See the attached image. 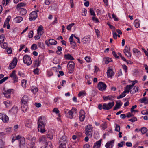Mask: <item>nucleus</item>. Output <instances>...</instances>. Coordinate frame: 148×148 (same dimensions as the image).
Returning <instances> with one entry per match:
<instances>
[{
    "label": "nucleus",
    "instance_id": "bb28decb",
    "mask_svg": "<svg viewBox=\"0 0 148 148\" xmlns=\"http://www.w3.org/2000/svg\"><path fill=\"white\" fill-rule=\"evenodd\" d=\"M22 110L24 112H25L27 109V104H23L22 103V105L21 107Z\"/></svg>",
    "mask_w": 148,
    "mask_h": 148
},
{
    "label": "nucleus",
    "instance_id": "8fccbe9b",
    "mask_svg": "<svg viewBox=\"0 0 148 148\" xmlns=\"http://www.w3.org/2000/svg\"><path fill=\"white\" fill-rule=\"evenodd\" d=\"M33 35V31L32 30L30 31L29 34L28 36L29 38H31L32 37Z\"/></svg>",
    "mask_w": 148,
    "mask_h": 148
},
{
    "label": "nucleus",
    "instance_id": "c03bdc74",
    "mask_svg": "<svg viewBox=\"0 0 148 148\" xmlns=\"http://www.w3.org/2000/svg\"><path fill=\"white\" fill-rule=\"evenodd\" d=\"M125 142L124 141H121L120 143H118V146H119V147H122L123 146V145H125Z\"/></svg>",
    "mask_w": 148,
    "mask_h": 148
},
{
    "label": "nucleus",
    "instance_id": "0e129e2a",
    "mask_svg": "<svg viewBox=\"0 0 148 148\" xmlns=\"http://www.w3.org/2000/svg\"><path fill=\"white\" fill-rule=\"evenodd\" d=\"M90 59L91 58L90 57L86 56L85 58V60L88 62H90Z\"/></svg>",
    "mask_w": 148,
    "mask_h": 148
},
{
    "label": "nucleus",
    "instance_id": "79ce46f5",
    "mask_svg": "<svg viewBox=\"0 0 148 148\" xmlns=\"http://www.w3.org/2000/svg\"><path fill=\"white\" fill-rule=\"evenodd\" d=\"M1 47L3 49H6L8 47V44L4 42L1 45Z\"/></svg>",
    "mask_w": 148,
    "mask_h": 148
},
{
    "label": "nucleus",
    "instance_id": "aec40b11",
    "mask_svg": "<svg viewBox=\"0 0 148 148\" xmlns=\"http://www.w3.org/2000/svg\"><path fill=\"white\" fill-rule=\"evenodd\" d=\"M122 103L121 101L119 102V103H118V102L116 101V104L113 110H115L119 108L122 105Z\"/></svg>",
    "mask_w": 148,
    "mask_h": 148
},
{
    "label": "nucleus",
    "instance_id": "7c9ffc66",
    "mask_svg": "<svg viewBox=\"0 0 148 148\" xmlns=\"http://www.w3.org/2000/svg\"><path fill=\"white\" fill-rule=\"evenodd\" d=\"M130 51V46L128 45H127L125 47V49L123 50L124 53H126Z\"/></svg>",
    "mask_w": 148,
    "mask_h": 148
},
{
    "label": "nucleus",
    "instance_id": "ea45409f",
    "mask_svg": "<svg viewBox=\"0 0 148 148\" xmlns=\"http://www.w3.org/2000/svg\"><path fill=\"white\" fill-rule=\"evenodd\" d=\"M75 25V23H72L70 24L69 25L67 26V29L68 30H71V27Z\"/></svg>",
    "mask_w": 148,
    "mask_h": 148
},
{
    "label": "nucleus",
    "instance_id": "774afa93",
    "mask_svg": "<svg viewBox=\"0 0 148 148\" xmlns=\"http://www.w3.org/2000/svg\"><path fill=\"white\" fill-rule=\"evenodd\" d=\"M32 145L31 146L30 145H28V146H27V148H35L34 147V142H33L32 143H31Z\"/></svg>",
    "mask_w": 148,
    "mask_h": 148
},
{
    "label": "nucleus",
    "instance_id": "c9c22d12",
    "mask_svg": "<svg viewBox=\"0 0 148 148\" xmlns=\"http://www.w3.org/2000/svg\"><path fill=\"white\" fill-rule=\"evenodd\" d=\"M126 93L124 91L122 94L120 95L119 96L117 97V99H119L122 98L123 97L126 95Z\"/></svg>",
    "mask_w": 148,
    "mask_h": 148
},
{
    "label": "nucleus",
    "instance_id": "c756f323",
    "mask_svg": "<svg viewBox=\"0 0 148 148\" xmlns=\"http://www.w3.org/2000/svg\"><path fill=\"white\" fill-rule=\"evenodd\" d=\"M114 97L112 96H103V99L105 101L108 100H111Z\"/></svg>",
    "mask_w": 148,
    "mask_h": 148
},
{
    "label": "nucleus",
    "instance_id": "dca6fc26",
    "mask_svg": "<svg viewBox=\"0 0 148 148\" xmlns=\"http://www.w3.org/2000/svg\"><path fill=\"white\" fill-rule=\"evenodd\" d=\"M114 142V140L108 141L106 143L105 146L106 148H112L113 144Z\"/></svg>",
    "mask_w": 148,
    "mask_h": 148
},
{
    "label": "nucleus",
    "instance_id": "864d4df0",
    "mask_svg": "<svg viewBox=\"0 0 148 148\" xmlns=\"http://www.w3.org/2000/svg\"><path fill=\"white\" fill-rule=\"evenodd\" d=\"M38 60L40 62H41V61L43 60V56L42 55H39Z\"/></svg>",
    "mask_w": 148,
    "mask_h": 148
},
{
    "label": "nucleus",
    "instance_id": "f704fd0d",
    "mask_svg": "<svg viewBox=\"0 0 148 148\" xmlns=\"http://www.w3.org/2000/svg\"><path fill=\"white\" fill-rule=\"evenodd\" d=\"M5 142L0 139V148H5Z\"/></svg>",
    "mask_w": 148,
    "mask_h": 148
},
{
    "label": "nucleus",
    "instance_id": "2eb2a0df",
    "mask_svg": "<svg viewBox=\"0 0 148 148\" xmlns=\"http://www.w3.org/2000/svg\"><path fill=\"white\" fill-rule=\"evenodd\" d=\"M57 42V41L52 39H49V41L47 40L45 41V44L48 46H49V44L51 45H56Z\"/></svg>",
    "mask_w": 148,
    "mask_h": 148
},
{
    "label": "nucleus",
    "instance_id": "a19ab883",
    "mask_svg": "<svg viewBox=\"0 0 148 148\" xmlns=\"http://www.w3.org/2000/svg\"><path fill=\"white\" fill-rule=\"evenodd\" d=\"M5 37L4 35L0 36V44L2 43L4 41Z\"/></svg>",
    "mask_w": 148,
    "mask_h": 148
},
{
    "label": "nucleus",
    "instance_id": "393cba45",
    "mask_svg": "<svg viewBox=\"0 0 148 148\" xmlns=\"http://www.w3.org/2000/svg\"><path fill=\"white\" fill-rule=\"evenodd\" d=\"M64 58L66 59L73 60L74 58L73 56L69 54H65L64 55Z\"/></svg>",
    "mask_w": 148,
    "mask_h": 148
},
{
    "label": "nucleus",
    "instance_id": "72a5a7b5",
    "mask_svg": "<svg viewBox=\"0 0 148 148\" xmlns=\"http://www.w3.org/2000/svg\"><path fill=\"white\" fill-rule=\"evenodd\" d=\"M92 128L91 125H88L85 127V131H92Z\"/></svg>",
    "mask_w": 148,
    "mask_h": 148
},
{
    "label": "nucleus",
    "instance_id": "f03ea898",
    "mask_svg": "<svg viewBox=\"0 0 148 148\" xmlns=\"http://www.w3.org/2000/svg\"><path fill=\"white\" fill-rule=\"evenodd\" d=\"M60 142L61 143L59 146V148H66L67 140L65 136H63L60 139Z\"/></svg>",
    "mask_w": 148,
    "mask_h": 148
},
{
    "label": "nucleus",
    "instance_id": "69168bd1",
    "mask_svg": "<svg viewBox=\"0 0 148 148\" xmlns=\"http://www.w3.org/2000/svg\"><path fill=\"white\" fill-rule=\"evenodd\" d=\"M83 12H82V16H86V14L87 13V10L86 9H84L83 10Z\"/></svg>",
    "mask_w": 148,
    "mask_h": 148
},
{
    "label": "nucleus",
    "instance_id": "cd10ccee",
    "mask_svg": "<svg viewBox=\"0 0 148 148\" xmlns=\"http://www.w3.org/2000/svg\"><path fill=\"white\" fill-rule=\"evenodd\" d=\"M140 101L142 103H144L145 104L148 103V100L146 97L141 98L140 100Z\"/></svg>",
    "mask_w": 148,
    "mask_h": 148
},
{
    "label": "nucleus",
    "instance_id": "2f4dec72",
    "mask_svg": "<svg viewBox=\"0 0 148 148\" xmlns=\"http://www.w3.org/2000/svg\"><path fill=\"white\" fill-rule=\"evenodd\" d=\"M134 25L136 28L139 27L140 23L138 19H136L134 22Z\"/></svg>",
    "mask_w": 148,
    "mask_h": 148
},
{
    "label": "nucleus",
    "instance_id": "58836bf2",
    "mask_svg": "<svg viewBox=\"0 0 148 148\" xmlns=\"http://www.w3.org/2000/svg\"><path fill=\"white\" fill-rule=\"evenodd\" d=\"M147 131V129L145 127H142L141 129V132L142 134L146 133Z\"/></svg>",
    "mask_w": 148,
    "mask_h": 148
},
{
    "label": "nucleus",
    "instance_id": "f3484780",
    "mask_svg": "<svg viewBox=\"0 0 148 148\" xmlns=\"http://www.w3.org/2000/svg\"><path fill=\"white\" fill-rule=\"evenodd\" d=\"M19 142L20 147L21 148H23L25 145V140L24 138H21Z\"/></svg>",
    "mask_w": 148,
    "mask_h": 148
},
{
    "label": "nucleus",
    "instance_id": "ddd939ff",
    "mask_svg": "<svg viewBox=\"0 0 148 148\" xmlns=\"http://www.w3.org/2000/svg\"><path fill=\"white\" fill-rule=\"evenodd\" d=\"M17 63V60L16 58H15L13 60L12 62L10 64L9 68L10 69H11L14 68L16 65Z\"/></svg>",
    "mask_w": 148,
    "mask_h": 148
},
{
    "label": "nucleus",
    "instance_id": "49530a36",
    "mask_svg": "<svg viewBox=\"0 0 148 148\" xmlns=\"http://www.w3.org/2000/svg\"><path fill=\"white\" fill-rule=\"evenodd\" d=\"M43 29V27L41 25H40L37 29V33H39L41 31H42Z\"/></svg>",
    "mask_w": 148,
    "mask_h": 148
},
{
    "label": "nucleus",
    "instance_id": "37998d69",
    "mask_svg": "<svg viewBox=\"0 0 148 148\" xmlns=\"http://www.w3.org/2000/svg\"><path fill=\"white\" fill-rule=\"evenodd\" d=\"M27 81L24 79L22 80L21 81L22 85L23 87H26Z\"/></svg>",
    "mask_w": 148,
    "mask_h": 148
},
{
    "label": "nucleus",
    "instance_id": "4c0bfd02",
    "mask_svg": "<svg viewBox=\"0 0 148 148\" xmlns=\"http://www.w3.org/2000/svg\"><path fill=\"white\" fill-rule=\"evenodd\" d=\"M47 137L50 139H51L53 138V135L51 132H49L47 134Z\"/></svg>",
    "mask_w": 148,
    "mask_h": 148
},
{
    "label": "nucleus",
    "instance_id": "a211bd4d",
    "mask_svg": "<svg viewBox=\"0 0 148 148\" xmlns=\"http://www.w3.org/2000/svg\"><path fill=\"white\" fill-rule=\"evenodd\" d=\"M132 88L131 85H127L126 86V87H125L124 91L126 93H128L129 92H130V91H131Z\"/></svg>",
    "mask_w": 148,
    "mask_h": 148
},
{
    "label": "nucleus",
    "instance_id": "e2e57ef3",
    "mask_svg": "<svg viewBox=\"0 0 148 148\" xmlns=\"http://www.w3.org/2000/svg\"><path fill=\"white\" fill-rule=\"evenodd\" d=\"M24 5V3H21L18 4L17 5V8H18L20 7H23Z\"/></svg>",
    "mask_w": 148,
    "mask_h": 148
},
{
    "label": "nucleus",
    "instance_id": "de8ad7c7",
    "mask_svg": "<svg viewBox=\"0 0 148 148\" xmlns=\"http://www.w3.org/2000/svg\"><path fill=\"white\" fill-rule=\"evenodd\" d=\"M85 94V93L84 91H81L79 92L78 94V95L79 97L81 96H84Z\"/></svg>",
    "mask_w": 148,
    "mask_h": 148
},
{
    "label": "nucleus",
    "instance_id": "09e8293b",
    "mask_svg": "<svg viewBox=\"0 0 148 148\" xmlns=\"http://www.w3.org/2000/svg\"><path fill=\"white\" fill-rule=\"evenodd\" d=\"M90 12L91 15L95 16V14L92 8H90Z\"/></svg>",
    "mask_w": 148,
    "mask_h": 148
},
{
    "label": "nucleus",
    "instance_id": "338daca9",
    "mask_svg": "<svg viewBox=\"0 0 148 148\" xmlns=\"http://www.w3.org/2000/svg\"><path fill=\"white\" fill-rule=\"evenodd\" d=\"M53 111L56 114H58L59 112V111L57 108H54L53 110Z\"/></svg>",
    "mask_w": 148,
    "mask_h": 148
},
{
    "label": "nucleus",
    "instance_id": "6ab92c4d",
    "mask_svg": "<svg viewBox=\"0 0 148 148\" xmlns=\"http://www.w3.org/2000/svg\"><path fill=\"white\" fill-rule=\"evenodd\" d=\"M101 141L102 140L100 139L98 141L95 143L93 146V148H100L101 146Z\"/></svg>",
    "mask_w": 148,
    "mask_h": 148
},
{
    "label": "nucleus",
    "instance_id": "c85d7f7f",
    "mask_svg": "<svg viewBox=\"0 0 148 148\" xmlns=\"http://www.w3.org/2000/svg\"><path fill=\"white\" fill-rule=\"evenodd\" d=\"M45 148H52V144L51 142H48L45 145Z\"/></svg>",
    "mask_w": 148,
    "mask_h": 148
},
{
    "label": "nucleus",
    "instance_id": "6e6d98bb",
    "mask_svg": "<svg viewBox=\"0 0 148 148\" xmlns=\"http://www.w3.org/2000/svg\"><path fill=\"white\" fill-rule=\"evenodd\" d=\"M38 89L37 88H35L33 89H32L31 90L33 92V93L35 94L38 91Z\"/></svg>",
    "mask_w": 148,
    "mask_h": 148
},
{
    "label": "nucleus",
    "instance_id": "39448f33",
    "mask_svg": "<svg viewBox=\"0 0 148 148\" xmlns=\"http://www.w3.org/2000/svg\"><path fill=\"white\" fill-rule=\"evenodd\" d=\"M114 102H109L108 104L104 103L103 105V108L104 110H109L111 109L114 105Z\"/></svg>",
    "mask_w": 148,
    "mask_h": 148
},
{
    "label": "nucleus",
    "instance_id": "9b49d317",
    "mask_svg": "<svg viewBox=\"0 0 148 148\" xmlns=\"http://www.w3.org/2000/svg\"><path fill=\"white\" fill-rule=\"evenodd\" d=\"M13 90L12 89H9L6 90L5 88H4L3 90L4 92H3L5 96L7 98L10 97L11 94V92Z\"/></svg>",
    "mask_w": 148,
    "mask_h": 148
},
{
    "label": "nucleus",
    "instance_id": "a18cd8bd",
    "mask_svg": "<svg viewBox=\"0 0 148 148\" xmlns=\"http://www.w3.org/2000/svg\"><path fill=\"white\" fill-rule=\"evenodd\" d=\"M20 14L22 15H25L26 13V10L23 9H22L20 11Z\"/></svg>",
    "mask_w": 148,
    "mask_h": 148
},
{
    "label": "nucleus",
    "instance_id": "f8f14e48",
    "mask_svg": "<svg viewBox=\"0 0 148 148\" xmlns=\"http://www.w3.org/2000/svg\"><path fill=\"white\" fill-rule=\"evenodd\" d=\"M0 119H1L4 123H7L9 121V118L6 115L0 113Z\"/></svg>",
    "mask_w": 148,
    "mask_h": 148
},
{
    "label": "nucleus",
    "instance_id": "4d7b16f0",
    "mask_svg": "<svg viewBox=\"0 0 148 148\" xmlns=\"http://www.w3.org/2000/svg\"><path fill=\"white\" fill-rule=\"evenodd\" d=\"M40 62L38 60V59L36 60H35L34 64L35 65H36L37 67L39 66V64H40Z\"/></svg>",
    "mask_w": 148,
    "mask_h": 148
},
{
    "label": "nucleus",
    "instance_id": "20e7f679",
    "mask_svg": "<svg viewBox=\"0 0 148 148\" xmlns=\"http://www.w3.org/2000/svg\"><path fill=\"white\" fill-rule=\"evenodd\" d=\"M97 87L99 90L102 91L106 89L107 86L104 82H100L98 84Z\"/></svg>",
    "mask_w": 148,
    "mask_h": 148
},
{
    "label": "nucleus",
    "instance_id": "bf43d9fd",
    "mask_svg": "<svg viewBox=\"0 0 148 148\" xmlns=\"http://www.w3.org/2000/svg\"><path fill=\"white\" fill-rule=\"evenodd\" d=\"M87 41L88 40L87 38L85 37L82 38L81 40L82 42L85 44L87 42Z\"/></svg>",
    "mask_w": 148,
    "mask_h": 148
},
{
    "label": "nucleus",
    "instance_id": "7ed1b4c3",
    "mask_svg": "<svg viewBox=\"0 0 148 148\" xmlns=\"http://www.w3.org/2000/svg\"><path fill=\"white\" fill-rule=\"evenodd\" d=\"M23 62L27 65H30L32 63V61L30 57L27 55H25L24 56Z\"/></svg>",
    "mask_w": 148,
    "mask_h": 148
},
{
    "label": "nucleus",
    "instance_id": "13d9d810",
    "mask_svg": "<svg viewBox=\"0 0 148 148\" xmlns=\"http://www.w3.org/2000/svg\"><path fill=\"white\" fill-rule=\"evenodd\" d=\"M52 0H46L45 1V3L47 5H49L50 3H51Z\"/></svg>",
    "mask_w": 148,
    "mask_h": 148
},
{
    "label": "nucleus",
    "instance_id": "4be33fe9",
    "mask_svg": "<svg viewBox=\"0 0 148 148\" xmlns=\"http://www.w3.org/2000/svg\"><path fill=\"white\" fill-rule=\"evenodd\" d=\"M107 75L108 77H112L114 75V73L112 69H108L107 72Z\"/></svg>",
    "mask_w": 148,
    "mask_h": 148
},
{
    "label": "nucleus",
    "instance_id": "1a4fd4ad",
    "mask_svg": "<svg viewBox=\"0 0 148 148\" xmlns=\"http://www.w3.org/2000/svg\"><path fill=\"white\" fill-rule=\"evenodd\" d=\"M16 72L15 70H13L10 75V77L12 78L14 83L18 81V78L16 74Z\"/></svg>",
    "mask_w": 148,
    "mask_h": 148
},
{
    "label": "nucleus",
    "instance_id": "680f3d73",
    "mask_svg": "<svg viewBox=\"0 0 148 148\" xmlns=\"http://www.w3.org/2000/svg\"><path fill=\"white\" fill-rule=\"evenodd\" d=\"M115 130L117 132H119L120 131V127L119 125L117 124L116 125Z\"/></svg>",
    "mask_w": 148,
    "mask_h": 148
},
{
    "label": "nucleus",
    "instance_id": "9d476101",
    "mask_svg": "<svg viewBox=\"0 0 148 148\" xmlns=\"http://www.w3.org/2000/svg\"><path fill=\"white\" fill-rule=\"evenodd\" d=\"M68 65L69 71H70L71 73H72L74 69L75 63L72 61H70L68 63Z\"/></svg>",
    "mask_w": 148,
    "mask_h": 148
},
{
    "label": "nucleus",
    "instance_id": "423d86ee",
    "mask_svg": "<svg viewBox=\"0 0 148 148\" xmlns=\"http://www.w3.org/2000/svg\"><path fill=\"white\" fill-rule=\"evenodd\" d=\"M37 17V13L36 12L32 11L29 14V19L30 21L34 20Z\"/></svg>",
    "mask_w": 148,
    "mask_h": 148
},
{
    "label": "nucleus",
    "instance_id": "5fc2aeb1",
    "mask_svg": "<svg viewBox=\"0 0 148 148\" xmlns=\"http://www.w3.org/2000/svg\"><path fill=\"white\" fill-rule=\"evenodd\" d=\"M141 113L143 115H148V109H147L146 110H143L141 112Z\"/></svg>",
    "mask_w": 148,
    "mask_h": 148
},
{
    "label": "nucleus",
    "instance_id": "6e6552de",
    "mask_svg": "<svg viewBox=\"0 0 148 148\" xmlns=\"http://www.w3.org/2000/svg\"><path fill=\"white\" fill-rule=\"evenodd\" d=\"M85 111L82 110H81L79 112V119L81 122L84 121L85 117Z\"/></svg>",
    "mask_w": 148,
    "mask_h": 148
},
{
    "label": "nucleus",
    "instance_id": "e433bc0d",
    "mask_svg": "<svg viewBox=\"0 0 148 148\" xmlns=\"http://www.w3.org/2000/svg\"><path fill=\"white\" fill-rule=\"evenodd\" d=\"M6 107H10L11 105V102L9 101H7L4 103Z\"/></svg>",
    "mask_w": 148,
    "mask_h": 148
},
{
    "label": "nucleus",
    "instance_id": "f257e3e1",
    "mask_svg": "<svg viewBox=\"0 0 148 148\" xmlns=\"http://www.w3.org/2000/svg\"><path fill=\"white\" fill-rule=\"evenodd\" d=\"M46 120L44 117H40L38 120V132L43 133L45 132V126L46 125Z\"/></svg>",
    "mask_w": 148,
    "mask_h": 148
},
{
    "label": "nucleus",
    "instance_id": "a878e982",
    "mask_svg": "<svg viewBox=\"0 0 148 148\" xmlns=\"http://www.w3.org/2000/svg\"><path fill=\"white\" fill-rule=\"evenodd\" d=\"M23 20V18L21 16H17L14 19V21L16 23H19Z\"/></svg>",
    "mask_w": 148,
    "mask_h": 148
},
{
    "label": "nucleus",
    "instance_id": "4468645a",
    "mask_svg": "<svg viewBox=\"0 0 148 148\" xmlns=\"http://www.w3.org/2000/svg\"><path fill=\"white\" fill-rule=\"evenodd\" d=\"M29 97L28 96L26 95H24L22 97L21 100V102L23 104H27L28 102Z\"/></svg>",
    "mask_w": 148,
    "mask_h": 148
},
{
    "label": "nucleus",
    "instance_id": "052dcab7",
    "mask_svg": "<svg viewBox=\"0 0 148 148\" xmlns=\"http://www.w3.org/2000/svg\"><path fill=\"white\" fill-rule=\"evenodd\" d=\"M8 77H5L2 79L0 80V84H1L6 80L8 79Z\"/></svg>",
    "mask_w": 148,
    "mask_h": 148
},
{
    "label": "nucleus",
    "instance_id": "b1692460",
    "mask_svg": "<svg viewBox=\"0 0 148 148\" xmlns=\"http://www.w3.org/2000/svg\"><path fill=\"white\" fill-rule=\"evenodd\" d=\"M10 111L14 114H16L18 112L17 107L16 106H14L10 110Z\"/></svg>",
    "mask_w": 148,
    "mask_h": 148
},
{
    "label": "nucleus",
    "instance_id": "412c9836",
    "mask_svg": "<svg viewBox=\"0 0 148 148\" xmlns=\"http://www.w3.org/2000/svg\"><path fill=\"white\" fill-rule=\"evenodd\" d=\"M74 36V35L72 34L70 37L69 38V41H70V44L73 46H75L76 45V43L75 42L73 41V38Z\"/></svg>",
    "mask_w": 148,
    "mask_h": 148
},
{
    "label": "nucleus",
    "instance_id": "0eeeda50",
    "mask_svg": "<svg viewBox=\"0 0 148 148\" xmlns=\"http://www.w3.org/2000/svg\"><path fill=\"white\" fill-rule=\"evenodd\" d=\"M77 112V110L76 108H72L68 113V115L67 116L69 118L71 119L73 118V114L74 113L76 114Z\"/></svg>",
    "mask_w": 148,
    "mask_h": 148
},
{
    "label": "nucleus",
    "instance_id": "5701e85b",
    "mask_svg": "<svg viewBox=\"0 0 148 148\" xmlns=\"http://www.w3.org/2000/svg\"><path fill=\"white\" fill-rule=\"evenodd\" d=\"M138 87L137 86H135L132 89H131L130 93L132 94H133L136 93L138 91Z\"/></svg>",
    "mask_w": 148,
    "mask_h": 148
},
{
    "label": "nucleus",
    "instance_id": "473e14b6",
    "mask_svg": "<svg viewBox=\"0 0 148 148\" xmlns=\"http://www.w3.org/2000/svg\"><path fill=\"white\" fill-rule=\"evenodd\" d=\"M92 131H85V133L86 135L88 136L91 137L92 135Z\"/></svg>",
    "mask_w": 148,
    "mask_h": 148
},
{
    "label": "nucleus",
    "instance_id": "603ef678",
    "mask_svg": "<svg viewBox=\"0 0 148 148\" xmlns=\"http://www.w3.org/2000/svg\"><path fill=\"white\" fill-rule=\"evenodd\" d=\"M129 121H131L132 122H134L136 121H137V118L135 117H133L131 119H129Z\"/></svg>",
    "mask_w": 148,
    "mask_h": 148
},
{
    "label": "nucleus",
    "instance_id": "3c124183",
    "mask_svg": "<svg viewBox=\"0 0 148 148\" xmlns=\"http://www.w3.org/2000/svg\"><path fill=\"white\" fill-rule=\"evenodd\" d=\"M31 48L33 50H36L37 49V46L36 44H33L31 47Z\"/></svg>",
    "mask_w": 148,
    "mask_h": 148
}]
</instances>
